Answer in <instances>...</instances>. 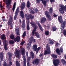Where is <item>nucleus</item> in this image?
<instances>
[{"label":"nucleus","mask_w":66,"mask_h":66,"mask_svg":"<svg viewBox=\"0 0 66 66\" xmlns=\"http://www.w3.org/2000/svg\"><path fill=\"white\" fill-rule=\"evenodd\" d=\"M30 23L33 28L34 27V29L32 31V35L34 36V34H35V36H36L38 38H40V35H39V34L37 32H35L36 30V29L38 28L37 26H36V23H35V22L33 21L31 22Z\"/></svg>","instance_id":"f257e3e1"},{"label":"nucleus","mask_w":66,"mask_h":66,"mask_svg":"<svg viewBox=\"0 0 66 66\" xmlns=\"http://www.w3.org/2000/svg\"><path fill=\"white\" fill-rule=\"evenodd\" d=\"M58 19L59 22L61 23V30L62 31H63L64 30V28H65V22L64 21H63V19H62V16H58Z\"/></svg>","instance_id":"f03ea898"},{"label":"nucleus","mask_w":66,"mask_h":66,"mask_svg":"<svg viewBox=\"0 0 66 66\" xmlns=\"http://www.w3.org/2000/svg\"><path fill=\"white\" fill-rule=\"evenodd\" d=\"M25 52L26 51L24 48H21V53L22 55H23V64H26V59L25 58L26 57V55H25Z\"/></svg>","instance_id":"7ed1b4c3"},{"label":"nucleus","mask_w":66,"mask_h":66,"mask_svg":"<svg viewBox=\"0 0 66 66\" xmlns=\"http://www.w3.org/2000/svg\"><path fill=\"white\" fill-rule=\"evenodd\" d=\"M61 8H59V11L62 14H63L64 12H66V5L65 6L63 5H60Z\"/></svg>","instance_id":"20e7f679"},{"label":"nucleus","mask_w":66,"mask_h":66,"mask_svg":"<svg viewBox=\"0 0 66 66\" xmlns=\"http://www.w3.org/2000/svg\"><path fill=\"white\" fill-rule=\"evenodd\" d=\"M10 38L11 39H14V42H19L20 41V37L19 36H17L16 38H15V36L13 35H11L10 36Z\"/></svg>","instance_id":"39448f33"},{"label":"nucleus","mask_w":66,"mask_h":66,"mask_svg":"<svg viewBox=\"0 0 66 66\" xmlns=\"http://www.w3.org/2000/svg\"><path fill=\"white\" fill-rule=\"evenodd\" d=\"M33 48V50L34 51H36V53L37 54L38 53V52L41 49V47L40 46L39 47L37 48V46L36 44H35L32 46Z\"/></svg>","instance_id":"423d86ee"},{"label":"nucleus","mask_w":66,"mask_h":66,"mask_svg":"<svg viewBox=\"0 0 66 66\" xmlns=\"http://www.w3.org/2000/svg\"><path fill=\"white\" fill-rule=\"evenodd\" d=\"M10 18L9 19V21L8 22V26L10 25V26L11 28H13V18L12 15L9 16Z\"/></svg>","instance_id":"0eeeda50"},{"label":"nucleus","mask_w":66,"mask_h":66,"mask_svg":"<svg viewBox=\"0 0 66 66\" xmlns=\"http://www.w3.org/2000/svg\"><path fill=\"white\" fill-rule=\"evenodd\" d=\"M45 14L46 16V17L48 18V20L49 21H51L52 20V19L51 16L49 14V12H48V11H45Z\"/></svg>","instance_id":"6e6552de"},{"label":"nucleus","mask_w":66,"mask_h":66,"mask_svg":"<svg viewBox=\"0 0 66 66\" xmlns=\"http://www.w3.org/2000/svg\"><path fill=\"white\" fill-rule=\"evenodd\" d=\"M3 45H4V49L5 50L7 51L8 50V48L7 46L8 45V42L7 41L5 40H4L3 41Z\"/></svg>","instance_id":"1a4fd4ad"},{"label":"nucleus","mask_w":66,"mask_h":66,"mask_svg":"<svg viewBox=\"0 0 66 66\" xmlns=\"http://www.w3.org/2000/svg\"><path fill=\"white\" fill-rule=\"evenodd\" d=\"M19 8L18 7L16 9V10L15 12V16L14 17V20H16V18H17V16H18V14H19Z\"/></svg>","instance_id":"9d476101"},{"label":"nucleus","mask_w":66,"mask_h":66,"mask_svg":"<svg viewBox=\"0 0 66 66\" xmlns=\"http://www.w3.org/2000/svg\"><path fill=\"white\" fill-rule=\"evenodd\" d=\"M40 62V59H35L32 62L33 64H36V65H38L39 62Z\"/></svg>","instance_id":"9b49d317"},{"label":"nucleus","mask_w":66,"mask_h":66,"mask_svg":"<svg viewBox=\"0 0 66 66\" xmlns=\"http://www.w3.org/2000/svg\"><path fill=\"white\" fill-rule=\"evenodd\" d=\"M6 7L8 9L9 8V10H10L11 8L10 6H11V5H10V3H11V0H6Z\"/></svg>","instance_id":"f8f14e48"},{"label":"nucleus","mask_w":66,"mask_h":66,"mask_svg":"<svg viewBox=\"0 0 66 66\" xmlns=\"http://www.w3.org/2000/svg\"><path fill=\"white\" fill-rule=\"evenodd\" d=\"M51 53V51H50V50L46 49V50H45V51L44 54L45 55H46V54H50Z\"/></svg>","instance_id":"ddd939ff"},{"label":"nucleus","mask_w":66,"mask_h":66,"mask_svg":"<svg viewBox=\"0 0 66 66\" xmlns=\"http://www.w3.org/2000/svg\"><path fill=\"white\" fill-rule=\"evenodd\" d=\"M20 51L18 50H16L15 53V55L16 57H19L20 56Z\"/></svg>","instance_id":"4468645a"},{"label":"nucleus","mask_w":66,"mask_h":66,"mask_svg":"<svg viewBox=\"0 0 66 66\" xmlns=\"http://www.w3.org/2000/svg\"><path fill=\"white\" fill-rule=\"evenodd\" d=\"M8 55L9 56V61H11V57H12L13 56V54L11 52H8Z\"/></svg>","instance_id":"2eb2a0df"},{"label":"nucleus","mask_w":66,"mask_h":66,"mask_svg":"<svg viewBox=\"0 0 66 66\" xmlns=\"http://www.w3.org/2000/svg\"><path fill=\"white\" fill-rule=\"evenodd\" d=\"M26 26V22H25V20H23L22 21V23L21 25V27L23 30H24L25 29V27Z\"/></svg>","instance_id":"dca6fc26"},{"label":"nucleus","mask_w":66,"mask_h":66,"mask_svg":"<svg viewBox=\"0 0 66 66\" xmlns=\"http://www.w3.org/2000/svg\"><path fill=\"white\" fill-rule=\"evenodd\" d=\"M44 0H36V1L37 3H40V1H42V3L44 5H46V1H43Z\"/></svg>","instance_id":"f3484780"},{"label":"nucleus","mask_w":66,"mask_h":66,"mask_svg":"<svg viewBox=\"0 0 66 66\" xmlns=\"http://www.w3.org/2000/svg\"><path fill=\"white\" fill-rule=\"evenodd\" d=\"M33 37H30L29 38V42L28 43V47H30L31 46V44H32V42L33 41Z\"/></svg>","instance_id":"a211bd4d"},{"label":"nucleus","mask_w":66,"mask_h":66,"mask_svg":"<svg viewBox=\"0 0 66 66\" xmlns=\"http://www.w3.org/2000/svg\"><path fill=\"white\" fill-rule=\"evenodd\" d=\"M25 6H26V4L24 2L20 6V9L21 10H23L24 8L25 7Z\"/></svg>","instance_id":"6ab92c4d"},{"label":"nucleus","mask_w":66,"mask_h":66,"mask_svg":"<svg viewBox=\"0 0 66 66\" xmlns=\"http://www.w3.org/2000/svg\"><path fill=\"white\" fill-rule=\"evenodd\" d=\"M1 38L2 40H3V41H4V40H6L5 36V35H4V34H3L1 35Z\"/></svg>","instance_id":"aec40b11"},{"label":"nucleus","mask_w":66,"mask_h":66,"mask_svg":"<svg viewBox=\"0 0 66 66\" xmlns=\"http://www.w3.org/2000/svg\"><path fill=\"white\" fill-rule=\"evenodd\" d=\"M46 18H43L41 19V23H44L46 22Z\"/></svg>","instance_id":"412c9836"},{"label":"nucleus","mask_w":66,"mask_h":66,"mask_svg":"<svg viewBox=\"0 0 66 66\" xmlns=\"http://www.w3.org/2000/svg\"><path fill=\"white\" fill-rule=\"evenodd\" d=\"M15 33L17 35H19V28H16L15 29Z\"/></svg>","instance_id":"4be33fe9"},{"label":"nucleus","mask_w":66,"mask_h":66,"mask_svg":"<svg viewBox=\"0 0 66 66\" xmlns=\"http://www.w3.org/2000/svg\"><path fill=\"white\" fill-rule=\"evenodd\" d=\"M0 59H1V61L2 62L3 60V53L1 52L0 54Z\"/></svg>","instance_id":"5701e85b"},{"label":"nucleus","mask_w":66,"mask_h":66,"mask_svg":"<svg viewBox=\"0 0 66 66\" xmlns=\"http://www.w3.org/2000/svg\"><path fill=\"white\" fill-rule=\"evenodd\" d=\"M20 15L22 18H24V14H23V11L22 10L20 11Z\"/></svg>","instance_id":"b1692460"},{"label":"nucleus","mask_w":66,"mask_h":66,"mask_svg":"<svg viewBox=\"0 0 66 66\" xmlns=\"http://www.w3.org/2000/svg\"><path fill=\"white\" fill-rule=\"evenodd\" d=\"M61 62L63 64V65H66V61L64 59H61Z\"/></svg>","instance_id":"393cba45"},{"label":"nucleus","mask_w":66,"mask_h":66,"mask_svg":"<svg viewBox=\"0 0 66 66\" xmlns=\"http://www.w3.org/2000/svg\"><path fill=\"white\" fill-rule=\"evenodd\" d=\"M51 56L53 58H54L55 59H56V58L57 57V56L56 55L53 54H52Z\"/></svg>","instance_id":"a878e982"},{"label":"nucleus","mask_w":66,"mask_h":66,"mask_svg":"<svg viewBox=\"0 0 66 66\" xmlns=\"http://www.w3.org/2000/svg\"><path fill=\"white\" fill-rule=\"evenodd\" d=\"M27 7V8H29L30 7V3L29 1H28L27 2L26 5Z\"/></svg>","instance_id":"bb28decb"},{"label":"nucleus","mask_w":66,"mask_h":66,"mask_svg":"<svg viewBox=\"0 0 66 66\" xmlns=\"http://www.w3.org/2000/svg\"><path fill=\"white\" fill-rule=\"evenodd\" d=\"M56 52L59 55H61V53H60V50L59 48H57L56 50Z\"/></svg>","instance_id":"cd10ccee"},{"label":"nucleus","mask_w":66,"mask_h":66,"mask_svg":"<svg viewBox=\"0 0 66 66\" xmlns=\"http://www.w3.org/2000/svg\"><path fill=\"white\" fill-rule=\"evenodd\" d=\"M29 17L30 19H33L34 18V16L33 15H32L31 14H29Z\"/></svg>","instance_id":"c85d7f7f"},{"label":"nucleus","mask_w":66,"mask_h":66,"mask_svg":"<svg viewBox=\"0 0 66 66\" xmlns=\"http://www.w3.org/2000/svg\"><path fill=\"white\" fill-rule=\"evenodd\" d=\"M16 7V2L14 3L13 7L12 8V11H14L15 10V8Z\"/></svg>","instance_id":"c756f323"},{"label":"nucleus","mask_w":66,"mask_h":66,"mask_svg":"<svg viewBox=\"0 0 66 66\" xmlns=\"http://www.w3.org/2000/svg\"><path fill=\"white\" fill-rule=\"evenodd\" d=\"M30 23L29 22H28L27 24V29L28 30H30V27L29 26V25Z\"/></svg>","instance_id":"7c9ffc66"},{"label":"nucleus","mask_w":66,"mask_h":66,"mask_svg":"<svg viewBox=\"0 0 66 66\" xmlns=\"http://www.w3.org/2000/svg\"><path fill=\"white\" fill-rule=\"evenodd\" d=\"M9 43L10 44L13 45V44H14V41L13 40H10L9 41Z\"/></svg>","instance_id":"2f4dec72"},{"label":"nucleus","mask_w":66,"mask_h":66,"mask_svg":"<svg viewBox=\"0 0 66 66\" xmlns=\"http://www.w3.org/2000/svg\"><path fill=\"white\" fill-rule=\"evenodd\" d=\"M52 30L54 32V31H56V29H57V28L55 26H54L52 27Z\"/></svg>","instance_id":"473e14b6"},{"label":"nucleus","mask_w":66,"mask_h":66,"mask_svg":"<svg viewBox=\"0 0 66 66\" xmlns=\"http://www.w3.org/2000/svg\"><path fill=\"white\" fill-rule=\"evenodd\" d=\"M30 54L31 55V58L32 59H33L34 58V54H33V52H30Z\"/></svg>","instance_id":"72a5a7b5"},{"label":"nucleus","mask_w":66,"mask_h":66,"mask_svg":"<svg viewBox=\"0 0 66 66\" xmlns=\"http://www.w3.org/2000/svg\"><path fill=\"white\" fill-rule=\"evenodd\" d=\"M49 42L50 43V44L51 45H52V44L54 43L53 41L52 40H51V39H49Z\"/></svg>","instance_id":"f704fd0d"},{"label":"nucleus","mask_w":66,"mask_h":66,"mask_svg":"<svg viewBox=\"0 0 66 66\" xmlns=\"http://www.w3.org/2000/svg\"><path fill=\"white\" fill-rule=\"evenodd\" d=\"M52 10H53V9L52 8H50L49 9L48 11L51 14H52Z\"/></svg>","instance_id":"c9c22d12"},{"label":"nucleus","mask_w":66,"mask_h":66,"mask_svg":"<svg viewBox=\"0 0 66 66\" xmlns=\"http://www.w3.org/2000/svg\"><path fill=\"white\" fill-rule=\"evenodd\" d=\"M39 27V28L40 30V31H42V32H43V28H42V27L41 26V25H40L39 26H38Z\"/></svg>","instance_id":"e433bc0d"},{"label":"nucleus","mask_w":66,"mask_h":66,"mask_svg":"<svg viewBox=\"0 0 66 66\" xmlns=\"http://www.w3.org/2000/svg\"><path fill=\"white\" fill-rule=\"evenodd\" d=\"M16 66H20V64L19 62L18 61L16 60Z\"/></svg>","instance_id":"4c0bfd02"},{"label":"nucleus","mask_w":66,"mask_h":66,"mask_svg":"<svg viewBox=\"0 0 66 66\" xmlns=\"http://www.w3.org/2000/svg\"><path fill=\"white\" fill-rule=\"evenodd\" d=\"M26 32L25 31L23 33V34L22 36V37H26Z\"/></svg>","instance_id":"58836bf2"},{"label":"nucleus","mask_w":66,"mask_h":66,"mask_svg":"<svg viewBox=\"0 0 66 66\" xmlns=\"http://www.w3.org/2000/svg\"><path fill=\"white\" fill-rule=\"evenodd\" d=\"M46 49H48V50H50V47L49 46V45L47 44L46 45Z\"/></svg>","instance_id":"ea45409f"},{"label":"nucleus","mask_w":66,"mask_h":66,"mask_svg":"<svg viewBox=\"0 0 66 66\" xmlns=\"http://www.w3.org/2000/svg\"><path fill=\"white\" fill-rule=\"evenodd\" d=\"M45 34L46 35H48L49 34V31L48 30H47L45 32Z\"/></svg>","instance_id":"a19ab883"},{"label":"nucleus","mask_w":66,"mask_h":66,"mask_svg":"<svg viewBox=\"0 0 66 66\" xmlns=\"http://www.w3.org/2000/svg\"><path fill=\"white\" fill-rule=\"evenodd\" d=\"M2 20L4 22L6 21V19H5V18H4V17L2 16Z\"/></svg>","instance_id":"79ce46f5"},{"label":"nucleus","mask_w":66,"mask_h":66,"mask_svg":"<svg viewBox=\"0 0 66 66\" xmlns=\"http://www.w3.org/2000/svg\"><path fill=\"white\" fill-rule=\"evenodd\" d=\"M31 57H28L27 59V62H29L31 59Z\"/></svg>","instance_id":"37998d69"},{"label":"nucleus","mask_w":66,"mask_h":66,"mask_svg":"<svg viewBox=\"0 0 66 66\" xmlns=\"http://www.w3.org/2000/svg\"><path fill=\"white\" fill-rule=\"evenodd\" d=\"M36 24H37V25L38 26L40 25V23H39V22H38V21H36Z\"/></svg>","instance_id":"c03bdc74"},{"label":"nucleus","mask_w":66,"mask_h":66,"mask_svg":"<svg viewBox=\"0 0 66 66\" xmlns=\"http://www.w3.org/2000/svg\"><path fill=\"white\" fill-rule=\"evenodd\" d=\"M61 48H60L61 52V53H63V49L62 47H61Z\"/></svg>","instance_id":"a18cd8bd"},{"label":"nucleus","mask_w":66,"mask_h":66,"mask_svg":"<svg viewBox=\"0 0 66 66\" xmlns=\"http://www.w3.org/2000/svg\"><path fill=\"white\" fill-rule=\"evenodd\" d=\"M30 13H32V14H34V13H35V12L32 10H31L30 11Z\"/></svg>","instance_id":"49530a36"},{"label":"nucleus","mask_w":66,"mask_h":66,"mask_svg":"<svg viewBox=\"0 0 66 66\" xmlns=\"http://www.w3.org/2000/svg\"><path fill=\"white\" fill-rule=\"evenodd\" d=\"M25 43V41H24L23 42H21V46H23V44Z\"/></svg>","instance_id":"de8ad7c7"},{"label":"nucleus","mask_w":66,"mask_h":66,"mask_svg":"<svg viewBox=\"0 0 66 66\" xmlns=\"http://www.w3.org/2000/svg\"><path fill=\"white\" fill-rule=\"evenodd\" d=\"M63 34L64 35H66V31L65 30H63Z\"/></svg>","instance_id":"09e8293b"},{"label":"nucleus","mask_w":66,"mask_h":66,"mask_svg":"<svg viewBox=\"0 0 66 66\" xmlns=\"http://www.w3.org/2000/svg\"><path fill=\"white\" fill-rule=\"evenodd\" d=\"M12 65V62L11 61H10L9 62V64L8 65L9 66H11Z\"/></svg>","instance_id":"8fccbe9b"},{"label":"nucleus","mask_w":66,"mask_h":66,"mask_svg":"<svg viewBox=\"0 0 66 66\" xmlns=\"http://www.w3.org/2000/svg\"><path fill=\"white\" fill-rule=\"evenodd\" d=\"M35 13H37L38 11V10L37 8H36V9L34 10Z\"/></svg>","instance_id":"3c124183"},{"label":"nucleus","mask_w":66,"mask_h":66,"mask_svg":"<svg viewBox=\"0 0 66 66\" xmlns=\"http://www.w3.org/2000/svg\"><path fill=\"white\" fill-rule=\"evenodd\" d=\"M27 66H30V62L29 61H27Z\"/></svg>","instance_id":"603ef678"},{"label":"nucleus","mask_w":66,"mask_h":66,"mask_svg":"<svg viewBox=\"0 0 66 66\" xmlns=\"http://www.w3.org/2000/svg\"><path fill=\"white\" fill-rule=\"evenodd\" d=\"M3 66H8L7 65H6V62L4 63Z\"/></svg>","instance_id":"864d4df0"},{"label":"nucleus","mask_w":66,"mask_h":66,"mask_svg":"<svg viewBox=\"0 0 66 66\" xmlns=\"http://www.w3.org/2000/svg\"><path fill=\"white\" fill-rule=\"evenodd\" d=\"M57 16V15H56L55 14V13L53 15V16L54 18H55V17H56V16Z\"/></svg>","instance_id":"5fc2aeb1"},{"label":"nucleus","mask_w":66,"mask_h":66,"mask_svg":"<svg viewBox=\"0 0 66 66\" xmlns=\"http://www.w3.org/2000/svg\"><path fill=\"white\" fill-rule=\"evenodd\" d=\"M51 3H52V2H55V0H50Z\"/></svg>","instance_id":"6e6d98bb"},{"label":"nucleus","mask_w":66,"mask_h":66,"mask_svg":"<svg viewBox=\"0 0 66 66\" xmlns=\"http://www.w3.org/2000/svg\"><path fill=\"white\" fill-rule=\"evenodd\" d=\"M26 18L27 19V20H29V19H30V18H29V17L28 16H26Z\"/></svg>","instance_id":"4d7b16f0"},{"label":"nucleus","mask_w":66,"mask_h":66,"mask_svg":"<svg viewBox=\"0 0 66 66\" xmlns=\"http://www.w3.org/2000/svg\"><path fill=\"white\" fill-rule=\"evenodd\" d=\"M60 45V44L58 43H56V46L57 47L58 46H59Z\"/></svg>","instance_id":"13d9d810"},{"label":"nucleus","mask_w":66,"mask_h":66,"mask_svg":"<svg viewBox=\"0 0 66 66\" xmlns=\"http://www.w3.org/2000/svg\"><path fill=\"white\" fill-rule=\"evenodd\" d=\"M43 55L42 54H40L39 56H40V57H42V56H43Z\"/></svg>","instance_id":"bf43d9fd"},{"label":"nucleus","mask_w":66,"mask_h":66,"mask_svg":"<svg viewBox=\"0 0 66 66\" xmlns=\"http://www.w3.org/2000/svg\"><path fill=\"white\" fill-rule=\"evenodd\" d=\"M0 7L1 8H2V7H3V6L1 4H0Z\"/></svg>","instance_id":"052dcab7"},{"label":"nucleus","mask_w":66,"mask_h":66,"mask_svg":"<svg viewBox=\"0 0 66 66\" xmlns=\"http://www.w3.org/2000/svg\"><path fill=\"white\" fill-rule=\"evenodd\" d=\"M50 27L49 26H47V29H49V28H50Z\"/></svg>","instance_id":"680f3d73"},{"label":"nucleus","mask_w":66,"mask_h":66,"mask_svg":"<svg viewBox=\"0 0 66 66\" xmlns=\"http://www.w3.org/2000/svg\"><path fill=\"white\" fill-rule=\"evenodd\" d=\"M25 16H26V17H27V16H28V14H26V13L25 14Z\"/></svg>","instance_id":"e2e57ef3"},{"label":"nucleus","mask_w":66,"mask_h":66,"mask_svg":"<svg viewBox=\"0 0 66 66\" xmlns=\"http://www.w3.org/2000/svg\"><path fill=\"white\" fill-rule=\"evenodd\" d=\"M33 41L34 42V43H35V39H34L33 40Z\"/></svg>","instance_id":"0e129e2a"},{"label":"nucleus","mask_w":66,"mask_h":66,"mask_svg":"<svg viewBox=\"0 0 66 66\" xmlns=\"http://www.w3.org/2000/svg\"><path fill=\"white\" fill-rule=\"evenodd\" d=\"M1 41L0 40V46H1Z\"/></svg>","instance_id":"69168bd1"},{"label":"nucleus","mask_w":66,"mask_h":66,"mask_svg":"<svg viewBox=\"0 0 66 66\" xmlns=\"http://www.w3.org/2000/svg\"><path fill=\"white\" fill-rule=\"evenodd\" d=\"M41 59L42 60H43V56H42L41 58Z\"/></svg>","instance_id":"338daca9"},{"label":"nucleus","mask_w":66,"mask_h":66,"mask_svg":"<svg viewBox=\"0 0 66 66\" xmlns=\"http://www.w3.org/2000/svg\"><path fill=\"white\" fill-rule=\"evenodd\" d=\"M23 66H26V64H23Z\"/></svg>","instance_id":"774afa93"}]
</instances>
